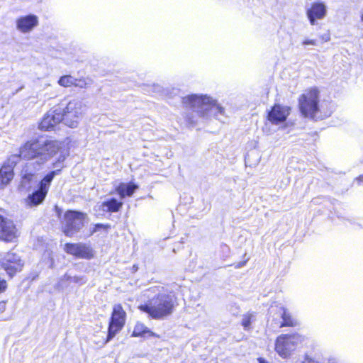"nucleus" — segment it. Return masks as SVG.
<instances>
[{
  "label": "nucleus",
  "mask_w": 363,
  "mask_h": 363,
  "mask_svg": "<svg viewBox=\"0 0 363 363\" xmlns=\"http://www.w3.org/2000/svg\"><path fill=\"white\" fill-rule=\"evenodd\" d=\"M68 155L67 150L62 147V144L57 140L39 138L27 141L20 147V155L22 159L30 160L23 169L22 185L26 186L28 184L35 173L41 170L48 161L55 158L52 165L56 169L51 171L44 177L38 189L48 194L53 178L63 168L64 162Z\"/></svg>",
  "instance_id": "1"
},
{
  "label": "nucleus",
  "mask_w": 363,
  "mask_h": 363,
  "mask_svg": "<svg viewBox=\"0 0 363 363\" xmlns=\"http://www.w3.org/2000/svg\"><path fill=\"white\" fill-rule=\"evenodd\" d=\"M182 104L186 109L185 118L190 125L196 123L198 117L213 114L218 120L223 116L225 109L217 101L207 95L191 94L182 98Z\"/></svg>",
  "instance_id": "2"
},
{
  "label": "nucleus",
  "mask_w": 363,
  "mask_h": 363,
  "mask_svg": "<svg viewBox=\"0 0 363 363\" xmlns=\"http://www.w3.org/2000/svg\"><path fill=\"white\" fill-rule=\"evenodd\" d=\"M148 292L155 295L147 303L139 306L138 308L153 319H162L170 315L176 306V297L160 286L150 288Z\"/></svg>",
  "instance_id": "3"
},
{
  "label": "nucleus",
  "mask_w": 363,
  "mask_h": 363,
  "mask_svg": "<svg viewBox=\"0 0 363 363\" xmlns=\"http://www.w3.org/2000/svg\"><path fill=\"white\" fill-rule=\"evenodd\" d=\"M318 102L319 91L316 88L306 91L298 99V107L301 114L306 118L314 120L322 119Z\"/></svg>",
  "instance_id": "4"
},
{
  "label": "nucleus",
  "mask_w": 363,
  "mask_h": 363,
  "mask_svg": "<svg viewBox=\"0 0 363 363\" xmlns=\"http://www.w3.org/2000/svg\"><path fill=\"white\" fill-rule=\"evenodd\" d=\"M303 340L298 333L281 335L276 340L275 350L282 358H288Z\"/></svg>",
  "instance_id": "5"
},
{
  "label": "nucleus",
  "mask_w": 363,
  "mask_h": 363,
  "mask_svg": "<svg viewBox=\"0 0 363 363\" xmlns=\"http://www.w3.org/2000/svg\"><path fill=\"white\" fill-rule=\"evenodd\" d=\"M84 220L83 213L74 211H67L62 223L63 233L68 237L73 236L83 227Z\"/></svg>",
  "instance_id": "6"
},
{
  "label": "nucleus",
  "mask_w": 363,
  "mask_h": 363,
  "mask_svg": "<svg viewBox=\"0 0 363 363\" xmlns=\"http://www.w3.org/2000/svg\"><path fill=\"white\" fill-rule=\"evenodd\" d=\"M125 315L126 313L121 305L116 304L113 306L108 335L106 339L101 342L102 346L109 342L122 329L125 322Z\"/></svg>",
  "instance_id": "7"
},
{
  "label": "nucleus",
  "mask_w": 363,
  "mask_h": 363,
  "mask_svg": "<svg viewBox=\"0 0 363 363\" xmlns=\"http://www.w3.org/2000/svg\"><path fill=\"white\" fill-rule=\"evenodd\" d=\"M62 109V121L70 127L74 128L77 125L78 119L82 113V102L78 99H73L67 104L65 107H61Z\"/></svg>",
  "instance_id": "8"
},
{
  "label": "nucleus",
  "mask_w": 363,
  "mask_h": 363,
  "mask_svg": "<svg viewBox=\"0 0 363 363\" xmlns=\"http://www.w3.org/2000/svg\"><path fill=\"white\" fill-rule=\"evenodd\" d=\"M0 265L11 277L17 272L21 271L23 263L19 256L13 252H8L0 259Z\"/></svg>",
  "instance_id": "9"
},
{
  "label": "nucleus",
  "mask_w": 363,
  "mask_h": 363,
  "mask_svg": "<svg viewBox=\"0 0 363 363\" xmlns=\"http://www.w3.org/2000/svg\"><path fill=\"white\" fill-rule=\"evenodd\" d=\"M22 158L19 154L11 155L0 169V188L8 184L13 177V169Z\"/></svg>",
  "instance_id": "10"
},
{
  "label": "nucleus",
  "mask_w": 363,
  "mask_h": 363,
  "mask_svg": "<svg viewBox=\"0 0 363 363\" xmlns=\"http://www.w3.org/2000/svg\"><path fill=\"white\" fill-rule=\"evenodd\" d=\"M328 13V6L323 1H316L306 10V16L310 24L314 26L317 21L324 19Z\"/></svg>",
  "instance_id": "11"
},
{
  "label": "nucleus",
  "mask_w": 363,
  "mask_h": 363,
  "mask_svg": "<svg viewBox=\"0 0 363 363\" xmlns=\"http://www.w3.org/2000/svg\"><path fill=\"white\" fill-rule=\"evenodd\" d=\"M62 118L61 107H54L45 115L39 128L43 130H50L55 125L62 121Z\"/></svg>",
  "instance_id": "12"
},
{
  "label": "nucleus",
  "mask_w": 363,
  "mask_h": 363,
  "mask_svg": "<svg viewBox=\"0 0 363 363\" xmlns=\"http://www.w3.org/2000/svg\"><path fill=\"white\" fill-rule=\"evenodd\" d=\"M64 250L67 254L80 259H89L94 257L92 249L83 243H67Z\"/></svg>",
  "instance_id": "13"
},
{
  "label": "nucleus",
  "mask_w": 363,
  "mask_h": 363,
  "mask_svg": "<svg viewBox=\"0 0 363 363\" xmlns=\"http://www.w3.org/2000/svg\"><path fill=\"white\" fill-rule=\"evenodd\" d=\"M17 236L18 230L13 221L0 215V238L6 242H11Z\"/></svg>",
  "instance_id": "14"
},
{
  "label": "nucleus",
  "mask_w": 363,
  "mask_h": 363,
  "mask_svg": "<svg viewBox=\"0 0 363 363\" xmlns=\"http://www.w3.org/2000/svg\"><path fill=\"white\" fill-rule=\"evenodd\" d=\"M289 114V108L286 106L274 105L268 113V120L272 123L278 124L286 121Z\"/></svg>",
  "instance_id": "15"
},
{
  "label": "nucleus",
  "mask_w": 363,
  "mask_h": 363,
  "mask_svg": "<svg viewBox=\"0 0 363 363\" xmlns=\"http://www.w3.org/2000/svg\"><path fill=\"white\" fill-rule=\"evenodd\" d=\"M38 23V17L35 15H28L21 17L16 21V27L22 33L30 32Z\"/></svg>",
  "instance_id": "16"
},
{
  "label": "nucleus",
  "mask_w": 363,
  "mask_h": 363,
  "mask_svg": "<svg viewBox=\"0 0 363 363\" xmlns=\"http://www.w3.org/2000/svg\"><path fill=\"white\" fill-rule=\"evenodd\" d=\"M47 194L45 191H42L37 189L31 194H29L26 199V203L30 207L37 206L42 203L44 201Z\"/></svg>",
  "instance_id": "17"
},
{
  "label": "nucleus",
  "mask_w": 363,
  "mask_h": 363,
  "mask_svg": "<svg viewBox=\"0 0 363 363\" xmlns=\"http://www.w3.org/2000/svg\"><path fill=\"white\" fill-rule=\"evenodd\" d=\"M138 188V186L133 183H121L116 187V191L121 198H124L132 196Z\"/></svg>",
  "instance_id": "18"
},
{
  "label": "nucleus",
  "mask_w": 363,
  "mask_h": 363,
  "mask_svg": "<svg viewBox=\"0 0 363 363\" xmlns=\"http://www.w3.org/2000/svg\"><path fill=\"white\" fill-rule=\"evenodd\" d=\"M279 310L283 320L280 327H293L298 325L297 320L292 317L285 308L279 307Z\"/></svg>",
  "instance_id": "19"
},
{
  "label": "nucleus",
  "mask_w": 363,
  "mask_h": 363,
  "mask_svg": "<svg viewBox=\"0 0 363 363\" xmlns=\"http://www.w3.org/2000/svg\"><path fill=\"white\" fill-rule=\"evenodd\" d=\"M123 203L116 199H111L101 203V208L106 212H117L122 207Z\"/></svg>",
  "instance_id": "20"
},
{
  "label": "nucleus",
  "mask_w": 363,
  "mask_h": 363,
  "mask_svg": "<svg viewBox=\"0 0 363 363\" xmlns=\"http://www.w3.org/2000/svg\"><path fill=\"white\" fill-rule=\"evenodd\" d=\"M146 335L155 336V333L151 332L143 323H137L133 332V336L140 337Z\"/></svg>",
  "instance_id": "21"
},
{
  "label": "nucleus",
  "mask_w": 363,
  "mask_h": 363,
  "mask_svg": "<svg viewBox=\"0 0 363 363\" xmlns=\"http://www.w3.org/2000/svg\"><path fill=\"white\" fill-rule=\"evenodd\" d=\"M256 314L254 312H248L242 315L241 325L245 330L250 329L251 323L255 320Z\"/></svg>",
  "instance_id": "22"
},
{
  "label": "nucleus",
  "mask_w": 363,
  "mask_h": 363,
  "mask_svg": "<svg viewBox=\"0 0 363 363\" xmlns=\"http://www.w3.org/2000/svg\"><path fill=\"white\" fill-rule=\"evenodd\" d=\"M70 278H72V275L66 273L63 275L56 284L55 288L58 290H62L69 286L70 284Z\"/></svg>",
  "instance_id": "23"
},
{
  "label": "nucleus",
  "mask_w": 363,
  "mask_h": 363,
  "mask_svg": "<svg viewBox=\"0 0 363 363\" xmlns=\"http://www.w3.org/2000/svg\"><path fill=\"white\" fill-rule=\"evenodd\" d=\"M75 78L71 75H65L60 78L58 84L63 87H70L74 86Z\"/></svg>",
  "instance_id": "24"
},
{
  "label": "nucleus",
  "mask_w": 363,
  "mask_h": 363,
  "mask_svg": "<svg viewBox=\"0 0 363 363\" xmlns=\"http://www.w3.org/2000/svg\"><path fill=\"white\" fill-rule=\"evenodd\" d=\"M70 283L74 282L78 285H83L86 283L87 279L84 276H72Z\"/></svg>",
  "instance_id": "25"
},
{
  "label": "nucleus",
  "mask_w": 363,
  "mask_h": 363,
  "mask_svg": "<svg viewBox=\"0 0 363 363\" xmlns=\"http://www.w3.org/2000/svg\"><path fill=\"white\" fill-rule=\"evenodd\" d=\"M89 84V83L84 79H75L74 86L79 88H85Z\"/></svg>",
  "instance_id": "26"
},
{
  "label": "nucleus",
  "mask_w": 363,
  "mask_h": 363,
  "mask_svg": "<svg viewBox=\"0 0 363 363\" xmlns=\"http://www.w3.org/2000/svg\"><path fill=\"white\" fill-rule=\"evenodd\" d=\"M7 288L6 281L0 278V294L5 291Z\"/></svg>",
  "instance_id": "27"
},
{
  "label": "nucleus",
  "mask_w": 363,
  "mask_h": 363,
  "mask_svg": "<svg viewBox=\"0 0 363 363\" xmlns=\"http://www.w3.org/2000/svg\"><path fill=\"white\" fill-rule=\"evenodd\" d=\"M302 44L303 45H316V40H305L302 42Z\"/></svg>",
  "instance_id": "28"
},
{
  "label": "nucleus",
  "mask_w": 363,
  "mask_h": 363,
  "mask_svg": "<svg viewBox=\"0 0 363 363\" xmlns=\"http://www.w3.org/2000/svg\"><path fill=\"white\" fill-rule=\"evenodd\" d=\"M6 308V301H0V313H4Z\"/></svg>",
  "instance_id": "29"
},
{
  "label": "nucleus",
  "mask_w": 363,
  "mask_h": 363,
  "mask_svg": "<svg viewBox=\"0 0 363 363\" xmlns=\"http://www.w3.org/2000/svg\"><path fill=\"white\" fill-rule=\"evenodd\" d=\"M246 261H242V262H238L236 265H235V268L236 269H240V268H242V267H244L245 264H246Z\"/></svg>",
  "instance_id": "30"
},
{
  "label": "nucleus",
  "mask_w": 363,
  "mask_h": 363,
  "mask_svg": "<svg viewBox=\"0 0 363 363\" xmlns=\"http://www.w3.org/2000/svg\"><path fill=\"white\" fill-rule=\"evenodd\" d=\"M356 181L359 184L363 183V174L356 178Z\"/></svg>",
  "instance_id": "31"
},
{
  "label": "nucleus",
  "mask_w": 363,
  "mask_h": 363,
  "mask_svg": "<svg viewBox=\"0 0 363 363\" xmlns=\"http://www.w3.org/2000/svg\"><path fill=\"white\" fill-rule=\"evenodd\" d=\"M106 225H104V224H96V227H95V228H96V229L94 230V231H96V229H98V228H106Z\"/></svg>",
  "instance_id": "32"
},
{
  "label": "nucleus",
  "mask_w": 363,
  "mask_h": 363,
  "mask_svg": "<svg viewBox=\"0 0 363 363\" xmlns=\"http://www.w3.org/2000/svg\"><path fill=\"white\" fill-rule=\"evenodd\" d=\"M8 320L7 318H0V320Z\"/></svg>",
  "instance_id": "33"
},
{
  "label": "nucleus",
  "mask_w": 363,
  "mask_h": 363,
  "mask_svg": "<svg viewBox=\"0 0 363 363\" xmlns=\"http://www.w3.org/2000/svg\"><path fill=\"white\" fill-rule=\"evenodd\" d=\"M260 363H264V362H261V361H260Z\"/></svg>",
  "instance_id": "34"
},
{
  "label": "nucleus",
  "mask_w": 363,
  "mask_h": 363,
  "mask_svg": "<svg viewBox=\"0 0 363 363\" xmlns=\"http://www.w3.org/2000/svg\"><path fill=\"white\" fill-rule=\"evenodd\" d=\"M260 363H264V362H261V361H260Z\"/></svg>",
  "instance_id": "35"
}]
</instances>
